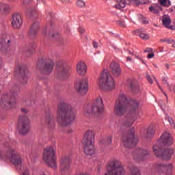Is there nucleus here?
Instances as JSON below:
<instances>
[{"label":"nucleus","instance_id":"e2e57ef3","mask_svg":"<svg viewBox=\"0 0 175 175\" xmlns=\"http://www.w3.org/2000/svg\"><path fill=\"white\" fill-rule=\"evenodd\" d=\"M29 55H32V50H30V51H29Z\"/></svg>","mask_w":175,"mask_h":175},{"label":"nucleus","instance_id":"bf43d9fd","mask_svg":"<svg viewBox=\"0 0 175 175\" xmlns=\"http://www.w3.org/2000/svg\"><path fill=\"white\" fill-rule=\"evenodd\" d=\"M126 60L127 61H132V58L131 57H127Z\"/></svg>","mask_w":175,"mask_h":175},{"label":"nucleus","instance_id":"7c9ffc66","mask_svg":"<svg viewBox=\"0 0 175 175\" xmlns=\"http://www.w3.org/2000/svg\"><path fill=\"white\" fill-rule=\"evenodd\" d=\"M116 5H115L116 9H124L126 6V2L124 0H116Z\"/></svg>","mask_w":175,"mask_h":175},{"label":"nucleus","instance_id":"a878e982","mask_svg":"<svg viewBox=\"0 0 175 175\" xmlns=\"http://www.w3.org/2000/svg\"><path fill=\"white\" fill-rule=\"evenodd\" d=\"M163 25L165 27V28H168V29H172L174 31L175 27L174 25H170V23H172V19L169 15H164L162 19Z\"/></svg>","mask_w":175,"mask_h":175},{"label":"nucleus","instance_id":"4468645a","mask_svg":"<svg viewBox=\"0 0 175 175\" xmlns=\"http://www.w3.org/2000/svg\"><path fill=\"white\" fill-rule=\"evenodd\" d=\"M75 88L79 95H85L88 92V81L82 79L75 83Z\"/></svg>","mask_w":175,"mask_h":175},{"label":"nucleus","instance_id":"6e6552de","mask_svg":"<svg viewBox=\"0 0 175 175\" xmlns=\"http://www.w3.org/2000/svg\"><path fill=\"white\" fill-rule=\"evenodd\" d=\"M125 170L121 165V162L118 160H113L107 167L105 175H124Z\"/></svg>","mask_w":175,"mask_h":175},{"label":"nucleus","instance_id":"338daca9","mask_svg":"<svg viewBox=\"0 0 175 175\" xmlns=\"http://www.w3.org/2000/svg\"><path fill=\"white\" fill-rule=\"evenodd\" d=\"M164 95L167 98V94H166V93H164Z\"/></svg>","mask_w":175,"mask_h":175},{"label":"nucleus","instance_id":"ddd939ff","mask_svg":"<svg viewBox=\"0 0 175 175\" xmlns=\"http://www.w3.org/2000/svg\"><path fill=\"white\" fill-rule=\"evenodd\" d=\"M20 135H27L29 132V119L25 116H21L17 128Z\"/></svg>","mask_w":175,"mask_h":175},{"label":"nucleus","instance_id":"0e129e2a","mask_svg":"<svg viewBox=\"0 0 175 175\" xmlns=\"http://www.w3.org/2000/svg\"><path fill=\"white\" fill-rule=\"evenodd\" d=\"M144 24H148V21H144Z\"/></svg>","mask_w":175,"mask_h":175},{"label":"nucleus","instance_id":"7ed1b4c3","mask_svg":"<svg viewBox=\"0 0 175 175\" xmlns=\"http://www.w3.org/2000/svg\"><path fill=\"white\" fill-rule=\"evenodd\" d=\"M16 146L17 143L15 142H6L0 149V159H10L15 166H21L23 159L16 152Z\"/></svg>","mask_w":175,"mask_h":175},{"label":"nucleus","instance_id":"c85d7f7f","mask_svg":"<svg viewBox=\"0 0 175 175\" xmlns=\"http://www.w3.org/2000/svg\"><path fill=\"white\" fill-rule=\"evenodd\" d=\"M154 129L151 126L148 127V129L145 131L144 136L146 139H152V136H154Z\"/></svg>","mask_w":175,"mask_h":175},{"label":"nucleus","instance_id":"f257e3e1","mask_svg":"<svg viewBox=\"0 0 175 175\" xmlns=\"http://www.w3.org/2000/svg\"><path fill=\"white\" fill-rule=\"evenodd\" d=\"M131 109L127 115L120 121L117 126V131L121 137V140L126 148H132L137 144V138L135 137V133L131 131V126L136 120V110L139 109V101L130 100L128 101L125 94H121L116 100L114 113L120 117L124 116L128 110Z\"/></svg>","mask_w":175,"mask_h":175},{"label":"nucleus","instance_id":"c9c22d12","mask_svg":"<svg viewBox=\"0 0 175 175\" xmlns=\"http://www.w3.org/2000/svg\"><path fill=\"white\" fill-rule=\"evenodd\" d=\"M77 5L78 8H85V2L83 0H78L77 1Z\"/></svg>","mask_w":175,"mask_h":175},{"label":"nucleus","instance_id":"e433bc0d","mask_svg":"<svg viewBox=\"0 0 175 175\" xmlns=\"http://www.w3.org/2000/svg\"><path fill=\"white\" fill-rule=\"evenodd\" d=\"M130 175H141L140 171L137 168H133Z\"/></svg>","mask_w":175,"mask_h":175},{"label":"nucleus","instance_id":"a19ab883","mask_svg":"<svg viewBox=\"0 0 175 175\" xmlns=\"http://www.w3.org/2000/svg\"><path fill=\"white\" fill-rule=\"evenodd\" d=\"M168 122L170 123V124L171 125V126L174 127V120H173V119L172 118H168Z\"/></svg>","mask_w":175,"mask_h":175},{"label":"nucleus","instance_id":"6ab92c4d","mask_svg":"<svg viewBox=\"0 0 175 175\" xmlns=\"http://www.w3.org/2000/svg\"><path fill=\"white\" fill-rule=\"evenodd\" d=\"M94 140H95V132L92 130H88L85 132L83 135V143H90L94 144Z\"/></svg>","mask_w":175,"mask_h":175},{"label":"nucleus","instance_id":"4c0bfd02","mask_svg":"<svg viewBox=\"0 0 175 175\" xmlns=\"http://www.w3.org/2000/svg\"><path fill=\"white\" fill-rule=\"evenodd\" d=\"M50 38H55V39H58V36H59V34L58 33H54V31H51L49 33Z\"/></svg>","mask_w":175,"mask_h":175},{"label":"nucleus","instance_id":"052dcab7","mask_svg":"<svg viewBox=\"0 0 175 175\" xmlns=\"http://www.w3.org/2000/svg\"><path fill=\"white\" fill-rule=\"evenodd\" d=\"M165 68L167 69H169V68H170V66L168 64H165Z\"/></svg>","mask_w":175,"mask_h":175},{"label":"nucleus","instance_id":"3c124183","mask_svg":"<svg viewBox=\"0 0 175 175\" xmlns=\"http://www.w3.org/2000/svg\"><path fill=\"white\" fill-rule=\"evenodd\" d=\"M93 47L94 49H98V43H96L95 41H93Z\"/></svg>","mask_w":175,"mask_h":175},{"label":"nucleus","instance_id":"de8ad7c7","mask_svg":"<svg viewBox=\"0 0 175 175\" xmlns=\"http://www.w3.org/2000/svg\"><path fill=\"white\" fill-rule=\"evenodd\" d=\"M151 51H152V49H151V48H146L144 50V53H151Z\"/></svg>","mask_w":175,"mask_h":175},{"label":"nucleus","instance_id":"1a4fd4ad","mask_svg":"<svg viewBox=\"0 0 175 175\" xmlns=\"http://www.w3.org/2000/svg\"><path fill=\"white\" fill-rule=\"evenodd\" d=\"M14 75L22 85L28 84L29 79V71L25 67L18 66L15 68Z\"/></svg>","mask_w":175,"mask_h":175},{"label":"nucleus","instance_id":"0eeeda50","mask_svg":"<svg viewBox=\"0 0 175 175\" xmlns=\"http://www.w3.org/2000/svg\"><path fill=\"white\" fill-rule=\"evenodd\" d=\"M43 159L45 163L52 167L57 169V162H55V151L51 146H48L44 150Z\"/></svg>","mask_w":175,"mask_h":175},{"label":"nucleus","instance_id":"c03bdc74","mask_svg":"<svg viewBox=\"0 0 175 175\" xmlns=\"http://www.w3.org/2000/svg\"><path fill=\"white\" fill-rule=\"evenodd\" d=\"M146 77L148 83H150V84H152V83H154L152 79H151V77L150 75H147Z\"/></svg>","mask_w":175,"mask_h":175},{"label":"nucleus","instance_id":"8fccbe9b","mask_svg":"<svg viewBox=\"0 0 175 175\" xmlns=\"http://www.w3.org/2000/svg\"><path fill=\"white\" fill-rule=\"evenodd\" d=\"M163 83L169 85V83H167V79L166 78H163Z\"/></svg>","mask_w":175,"mask_h":175},{"label":"nucleus","instance_id":"49530a36","mask_svg":"<svg viewBox=\"0 0 175 175\" xmlns=\"http://www.w3.org/2000/svg\"><path fill=\"white\" fill-rule=\"evenodd\" d=\"M117 23H118V24L119 25H121L122 27H125V23H123L122 21H118Z\"/></svg>","mask_w":175,"mask_h":175},{"label":"nucleus","instance_id":"393cba45","mask_svg":"<svg viewBox=\"0 0 175 175\" xmlns=\"http://www.w3.org/2000/svg\"><path fill=\"white\" fill-rule=\"evenodd\" d=\"M45 125L48 126L50 129L54 128L55 125V122L54 119V116L51 114L46 115L44 120Z\"/></svg>","mask_w":175,"mask_h":175},{"label":"nucleus","instance_id":"dca6fc26","mask_svg":"<svg viewBox=\"0 0 175 175\" xmlns=\"http://www.w3.org/2000/svg\"><path fill=\"white\" fill-rule=\"evenodd\" d=\"M23 16L20 13H15L11 18V25L14 29H20L23 27Z\"/></svg>","mask_w":175,"mask_h":175},{"label":"nucleus","instance_id":"a18cd8bd","mask_svg":"<svg viewBox=\"0 0 175 175\" xmlns=\"http://www.w3.org/2000/svg\"><path fill=\"white\" fill-rule=\"evenodd\" d=\"M33 103H35V102H33V100H31L29 99H28L27 101V105L28 106H32V105H33Z\"/></svg>","mask_w":175,"mask_h":175},{"label":"nucleus","instance_id":"72a5a7b5","mask_svg":"<svg viewBox=\"0 0 175 175\" xmlns=\"http://www.w3.org/2000/svg\"><path fill=\"white\" fill-rule=\"evenodd\" d=\"M112 142V137H107L105 139H103L100 141V144H103L104 146H109V144H111Z\"/></svg>","mask_w":175,"mask_h":175},{"label":"nucleus","instance_id":"680f3d73","mask_svg":"<svg viewBox=\"0 0 175 175\" xmlns=\"http://www.w3.org/2000/svg\"><path fill=\"white\" fill-rule=\"evenodd\" d=\"M38 3H42V2H44L43 0H37Z\"/></svg>","mask_w":175,"mask_h":175},{"label":"nucleus","instance_id":"2eb2a0df","mask_svg":"<svg viewBox=\"0 0 175 175\" xmlns=\"http://www.w3.org/2000/svg\"><path fill=\"white\" fill-rule=\"evenodd\" d=\"M59 166L60 172L62 175L69 174L70 170V159L68 157H62Z\"/></svg>","mask_w":175,"mask_h":175},{"label":"nucleus","instance_id":"37998d69","mask_svg":"<svg viewBox=\"0 0 175 175\" xmlns=\"http://www.w3.org/2000/svg\"><path fill=\"white\" fill-rule=\"evenodd\" d=\"M78 29H79V33L83 34L85 33V29H84L83 27H79Z\"/></svg>","mask_w":175,"mask_h":175},{"label":"nucleus","instance_id":"f3484780","mask_svg":"<svg viewBox=\"0 0 175 175\" xmlns=\"http://www.w3.org/2000/svg\"><path fill=\"white\" fill-rule=\"evenodd\" d=\"M161 146H172L173 144V137H170L169 133H164L159 139Z\"/></svg>","mask_w":175,"mask_h":175},{"label":"nucleus","instance_id":"2f4dec72","mask_svg":"<svg viewBox=\"0 0 175 175\" xmlns=\"http://www.w3.org/2000/svg\"><path fill=\"white\" fill-rule=\"evenodd\" d=\"M137 32L139 37H141V38L144 40H148V39H150V36H148V34L146 33V31H144V30H137Z\"/></svg>","mask_w":175,"mask_h":175},{"label":"nucleus","instance_id":"bb28decb","mask_svg":"<svg viewBox=\"0 0 175 175\" xmlns=\"http://www.w3.org/2000/svg\"><path fill=\"white\" fill-rule=\"evenodd\" d=\"M38 29H39V23L36 22L30 27V30L29 31V38H35V36H36V33H38Z\"/></svg>","mask_w":175,"mask_h":175},{"label":"nucleus","instance_id":"f704fd0d","mask_svg":"<svg viewBox=\"0 0 175 175\" xmlns=\"http://www.w3.org/2000/svg\"><path fill=\"white\" fill-rule=\"evenodd\" d=\"M159 3H160V5L164 8H168V6L172 5L170 0H159Z\"/></svg>","mask_w":175,"mask_h":175},{"label":"nucleus","instance_id":"09e8293b","mask_svg":"<svg viewBox=\"0 0 175 175\" xmlns=\"http://www.w3.org/2000/svg\"><path fill=\"white\" fill-rule=\"evenodd\" d=\"M154 53H148V58L151 59V58H154Z\"/></svg>","mask_w":175,"mask_h":175},{"label":"nucleus","instance_id":"20e7f679","mask_svg":"<svg viewBox=\"0 0 175 175\" xmlns=\"http://www.w3.org/2000/svg\"><path fill=\"white\" fill-rule=\"evenodd\" d=\"M20 92V88L16 85H14L11 90L10 94H3L1 97V106L5 107V109H12L13 105L16 103V97Z\"/></svg>","mask_w":175,"mask_h":175},{"label":"nucleus","instance_id":"13d9d810","mask_svg":"<svg viewBox=\"0 0 175 175\" xmlns=\"http://www.w3.org/2000/svg\"><path fill=\"white\" fill-rule=\"evenodd\" d=\"M21 111H23V113H27V109H24V108H23V109H21Z\"/></svg>","mask_w":175,"mask_h":175},{"label":"nucleus","instance_id":"79ce46f5","mask_svg":"<svg viewBox=\"0 0 175 175\" xmlns=\"http://www.w3.org/2000/svg\"><path fill=\"white\" fill-rule=\"evenodd\" d=\"M129 84L130 88H131V90H135V88H136V85L135 84V83L130 81Z\"/></svg>","mask_w":175,"mask_h":175},{"label":"nucleus","instance_id":"f03ea898","mask_svg":"<svg viewBox=\"0 0 175 175\" xmlns=\"http://www.w3.org/2000/svg\"><path fill=\"white\" fill-rule=\"evenodd\" d=\"M76 115L72 105L66 103H60L57 111V121L61 126H68L70 125L75 119Z\"/></svg>","mask_w":175,"mask_h":175},{"label":"nucleus","instance_id":"58836bf2","mask_svg":"<svg viewBox=\"0 0 175 175\" xmlns=\"http://www.w3.org/2000/svg\"><path fill=\"white\" fill-rule=\"evenodd\" d=\"M161 42L168 43L169 44H170L173 43V42H174V40H170V38H165V39L161 40Z\"/></svg>","mask_w":175,"mask_h":175},{"label":"nucleus","instance_id":"603ef678","mask_svg":"<svg viewBox=\"0 0 175 175\" xmlns=\"http://www.w3.org/2000/svg\"><path fill=\"white\" fill-rule=\"evenodd\" d=\"M62 3H69L70 0H60Z\"/></svg>","mask_w":175,"mask_h":175},{"label":"nucleus","instance_id":"a211bd4d","mask_svg":"<svg viewBox=\"0 0 175 175\" xmlns=\"http://www.w3.org/2000/svg\"><path fill=\"white\" fill-rule=\"evenodd\" d=\"M56 70L59 79H66V77H69V68L68 66H59L56 68Z\"/></svg>","mask_w":175,"mask_h":175},{"label":"nucleus","instance_id":"4be33fe9","mask_svg":"<svg viewBox=\"0 0 175 175\" xmlns=\"http://www.w3.org/2000/svg\"><path fill=\"white\" fill-rule=\"evenodd\" d=\"M10 43H12V38L10 36H6L0 39V50L8 49L10 47Z\"/></svg>","mask_w":175,"mask_h":175},{"label":"nucleus","instance_id":"b1692460","mask_svg":"<svg viewBox=\"0 0 175 175\" xmlns=\"http://www.w3.org/2000/svg\"><path fill=\"white\" fill-rule=\"evenodd\" d=\"M77 72L79 76H85L87 73V65L83 62H79L77 64Z\"/></svg>","mask_w":175,"mask_h":175},{"label":"nucleus","instance_id":"9b49d317","mask_svg":"<svg viewBox=\"0 0 175 175\" xmlns=\"http://www.w3.org/2000/svg\"><path fill=\"white\" fill-rule=\"evenodd\" d=\"M37 66L42 75H50L54 70V62L51 59L39 60Z\"/></svg>","mask_w":175,"mask_h":175},{"label":"nucleus","instance_id":"f8f14e48","mask_svg":"<svg viewBox=\"0 0 175 175\" xmlns=\"http://www.w3.org/2000/svg\"><path fill=\"white\" fill-rule=\"evenodd\" d=\"M153 152L156 157L158 158H161L162 159H170L172 155L174 154V150L172 148L165 149L162 151V148L158 145L153 146Z\"/></svg>","mask_w":175,"mask_h":175},{"label":"nucleus","instance_id":"864d4df0","mask_svg":"<svg viewBox=\"0 0 175 175\" xmlns=\"http://www.w3.org/2000/svg\"><path fill=\"white\" fill-rule=\"evenodd\" d=\"M138 2L139 5H144V3H146V2H144V0H138Z\"/></svg>","mask_w":175,"mask_h":175},{"label":"nucleus","instance_id":"774afa93","mask_svg":"<svg viewBox=\"0 0 175 175\" xmlns=\"http://www.w3.org/2000/svg\"><path fill=\"white\" fill-rule=\"evenodd\" d=\"M159 88H160V90H162V88H161V86L159 85Z\"/></svg>","mask_w":175,"mask_h":175},{"label":"nucleus","instance_id":"c756f323","mask_svg":"<svg viewBox=\"0 0 175 175\" xmlns=\"http://www.w3.org/2000/svg\"><path fill=\"white\" fill-rule=\"evenodd\" d=\"M0 12L2 14H6L9 12V5L0 3Z\"/></svg>","mask_w":175,"mask_h":175},{"label":"nucleus","instance_id":"9d476101","mask_svg":"<svg viewBox=\"0 0 175 175\" xmlns=\"http://www.w3.org/2000/svg\"><path fill=\"white\" fill-rule=\"evenodd\" d=\"M153 173H158L159 175H170L173 170L172 164H163L162 163H155L152 168Z\"/></svg>","mask_w":175,"mask_h":175},{"label":"nucleus","instance_id":"4d7b16f0","mask_svg":"<svg viewBox=\"0 0 175 175\" xmlns=\"http://www.w3.org/2000/svg\"><path fill=\"white\" fill-rule=\"evenodd\" d=\"M2 68V58L0 57V69Z\"/></svg>","mask_w":175,"mask_h":175},{"label":"nucleus","instance_id":"69168bd1","mask_svg":"<svg viewBox=\"0 0 175 175\" xmlns=\"http://www.w3.org/2000/svg\"><path fill=\"white\" fill-rule=\"evenodd\" d=\"M172 47H174L175 49V43L172 45Z\"/></svg>","mask_w":175,"mask_h":175},{"label":"nucleus","instance_id":"39448f33","mask_svg":"<svg viewBox=\"0 0 175 175\" xmlns=\"http://www.w3.org/2000/svg\"><path fill=\"white\" fill-rule=\"evenodd\" d=\"M98 86L104 91H111V90H114L116 87L114 79L107 70H105L102 72L100 78L98 81Z\"/></svg>","mask_w":175,"mask_h":175},{"label":"nucleus","instance_id":"473e14b6","mask_svg":"<svg viewBox=\"0 0 175 175\" xmlns=\"http://www.w3.org/2000/svg\"><path fill=\"white\" fill-rule=\"evenodd\" d=\"M26 13L28 17H33L36 14V8L34 7L28 8Z\"/></svg>","mask_w":175,"mask_h":175},{"label":"nucleus","instance_id":"5fc2aeb1","mask_svg":"<svg viewBox=\"0 0 175 175\" xmlns=\"http://www.w3.org/2000/svg\"><path fill=\"white\" fill-rule=\"evenodd\" d=\"M133 2L135 5H140L139 3V0H133Z\"/></svg>","mask_w":175,"mask_h":175},{"label":"nucleus","instance_id":"423d86ee","mask_svg":"<svg viewBox=\"0 0 175 175\" xmlns=\"http://www.w3.org/2000/svg\"><path fill=\"white\" fill-rule=\"evenodd\" d=\"M104 110L103 100L100 97H98L92 105H88L83 108V113L85 117H88L91 114H100Z\"/></svg>","mask_w":175,"mask_h":175},{"label":"nucleus","instance_id":"ea45409f","mask_svg":"<svg viewBox=\"0 0 175 175\" xmlns=\"http://www.w3.org/2000/svg\"><path fill=\"white\" fill-rule=\"evenodd\" d=\"M21 175H30L29 170H28V168L25 167L22 172Z\"/></svg>","mask_w":175,"mask_h":175},{"label":"nucleus","instance_id":"cd10ccee","mask_svg":"<svg viewBox=\"0 0 175 175\" xmlns=\"http://www.w3.org/2000/svg\"><path fill=\"white\" fill-rule=\"evenodd\" d=\"M149 10L153 14H159V12L162 10V6L159 5V3L153 4L150 7H149Z\"/></svg>","mask_w":175,"mask_h":175},{"label":"nucleus","instance_id":"412c9836","mask_svg":"<svg viewBox=\"0 0 175 175\" xmlns=\"http://www.w3.org/2000/svg\"><path fill=\"white\" fill-rule=\"evenodd\" d=\"M85 155L91 157L95 154V145L90 143H83Z\"/></svg>","mask_w":175,"mask_h":175},{"label":"nucleus","instance_id":"aec40b11","mask_svg":"<svg viewBox=\"0 0 175 175\" xmlns=\"http://www.w3.org/2000/svg\"><path fill=\"white\" fill-rule=\"evenodd\" d=\"M146 155H148V151L142 148H137L135 152H133V157L135 161H140V159L144 158Z\"/></svg>","mask_w":175,"mask_h":175},{"label":"nucleus","instance_id":"5701e85b","mask_svg":"<svg viewBox=\"0 0 175 175\" xmlns=\"http://www.w3.org/2000/svg\"><path fill=\"white\" fill-rule=\"evenodd\" d=\"M109 68L113 76L116 77H118V76H121V68L120 67V64H118V63H111Z\"/></svg>","mask_w":175,"mask_h":175},{"label":"nucleus","instance_id":"6e6d98bb","mask_svg":"<svg viewBox=\"0 0 175 175\" xmlns=\"http://www.w3.org/2000/svg\"><path fill=\"white\" fill-rule=\"evenodd\" d=\"M31 0H23V3H29Z\"/></svg>","mask_w":175,"mask_h":175}]
</instances>
